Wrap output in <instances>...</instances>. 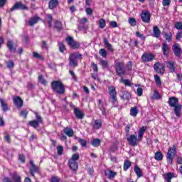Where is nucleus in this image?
Instances as JSON below:
<instances>
[{"label": "nucleus", "instance_id": "nucleus-1", "mask_svg": "<svg viewBox=\"0 0 182 182\" xmlns=\"http://www.w3.org/2000/svg\"><path fill=\"white\" fill-rule=\"evenodd\" d=\"M145 132L146 127H142L139 129L138 132V139L137 136L136 135H131L129 137H127V140L129 146H132L133 147L137 146V144H139V141H141V139H143V136L144 135Z\"/></svg>", "mask_w": 182, "mask_h": 182}, {"label": "nucleus", "instance_id": "nucleus-2", "mask_svg": "<svg viewBox=\"0 0 182 182\" xmlns=\"http://www.w3.org/2000/svg\"><path fill=\"white\" fill-rule=\"evenodd\" d=\"M168 105L171 108L173 107V112L176 117H181L182 105L178 104V98L176 97H169Z\"/></svg>", "mask_w": 182, "mask_h": 182}, {"label": "nucleus", "instance_id": "nucleus-3", "mask_svg": "<svg viewBox=\"0 0 182 182\" xmlns=\"http://www.w3.org/2000/svg\"><path fill=\"white\" fill-rule=\"evenodd\" d=\"M51 89L57 95H63L65 92V85L60 80H54L51 82Z\"/></svg>", "mask_w": 182, "mask_h": 182}, {"label": "nucleus", "instance_id": "nucleus-4", "mask_svg": "<svg viewBox=\"0 0 182 182\" xmlns=\"http://www.w3.org/2000/svg\"><path fill=\"white\" fill-rule=\"evenodd\" d=\"M176 154H177V146H176V144H173L172 147L168 149L166 154V160L168 164H173V160H174Z\"/></svg>", "mask_w": 182, "mask_h": 182}, {"label": "nucleus", "instance_id": "nucleus-5", "mask_svg": "<svg viewBox=\"0 0 182 182\" xmlns=\"http://www.w3.org/2000/svg\"><path fill=\"white\" fill-rule=\"evenodd\" d=\"M115 70L118 76H124V75H126V68H124V63H117L115 64Z\"/></svg>", "mask_w": 182, "mask_h": 182}, {"label": "nucleus", "instance_id": "nucleus-6", "mask_svg": "<svg viewBox=\"0 0 182 182\" xmlns=\"http://www.w3.org/2000/svg\"><path fill=\"white\" fill-rule=\"evenodd\" d=\"M108 92L110 96L109 100L111 99L112 103H116L117 102V92H116V87L114 86L108 87Z\"/></svg>", "mask_w": 182, "mask_h": 182}, {"label": "nucleus", "instance_id": "nucleus-7", "mask_svg": "<svg viewBox=\"0 0 182 182\" xmlns=\"http://www.w3.org/2000/svg\"><path fill=\"white\" fill-rule=\"evenodd\" d=\"M66 41L68 45L70 46L72 49H78V48H80V44H79L78 42L75 41L73 37L68 36L66 38Z\"/></svg>", "mask_w": 182, "mask_h": 182}, {"label": "nucleus", "instance_id": "nucleus-8", "mask_svg": "<svg viewBox=\"0 0 182 182\" xmlns=\"http://www.w3.org/2000/svg\"><path fill=\"white\" fill-rule=\"evenodd\" d=\"M16 9H21L22 11H28V6L23 5L21 1H18L14 4L13 7L10 9L11 12L16 11Z\"/></svg>", "mask_w": 182, "mask_h": 182}, {"label": "nucleus", "instance_id": "nucleus-9", "mask_svg": "<svg viewBox=\"0 0 182 182\" xmlns=\"http://www.w3.org/2000/svg\"><path fill=\"white\" fill-rule=\"evenodd\" d=\"M172 48L175 56H176V58H181L182 51L181 47H180V44L176 43L175 44H173Z\"/></svg>", "mask_w": 182, "mask_h": 182}, {"label": "nucleus", "instance_id": "nucleus-10", "mask_svg": "<svg viewBox=\"0 0 182 182\" xmlns=\"http://www.w3.org/2000/svg\"><path fill=\"white\" fill-rule=\"evenodd\" d=\"M76 59H77V56L76 54L73 53L70 55L69 56V62H70V66L71 68H77V62L76 61Z\"/></svg>", "mask_w": 182, "mask_h": 182}, {"label": "nucleus", "instance_id": "nucleus-11", "mask_svg": "<svg viewBox=\"0 0 182 182\" xmlns=\"http://www.w3.org/2000/svg\"><path fill=\"white\" fill-rule=\"evenodd\" d=\"M166 63L171 73H176V68H177V63L176 61H167Z\"/></svg>", "mask_w": 182, "mask_h": 182}, {"label": "nucleus", "instance_id": "nucleus-12", "mask_svg": "<svg viewBox=\"0 0 182 182\" xmlns=\"http://www.w3.org/2000/svg\"><path fill=\"white\" fill-rule=\"evenodd\" d=\"M31 168H30V174L35 177V173H39V167L36 166L33 163V161H30Z\"/></svg>", "mask_w": 182, "mask_h": 182}, {"label": "nucleus", "instance_id": "nucleus-13", "mask_svg": "<svg viewBox=\"0 0 182 182\" xmlns=\"http://www.w3.org/2000/svg\"><path fill=\"white\" fill-rule=\"evenodd\" d=\"M154 59V55L151 53H144L141 55V60L142 62H151Z\"/></svg>", "mask_w": 182, "mask_h": 182}, {"label": "nucleus", "instance_id": "nucleus-14", "mask_svg": "<svg viewBox=\"0 0 182 182\" xmlns=\"http://www.w3.org/2000/svg\"><path fill=\"white\" fill-rule=\"evenodd\" d=\"M154 69L156 73H164V66L160 63H156L154 65Z\"/></svg>", "mask_w": 182, "mask_h": 182}, {"label": "nucleus", "instance_id": "nucleus-15", "mask_svg": "<svg viewBox=\"0 0 182 182\" xmlns=\"http://www.w3.org/2000/svg\"><path fill=\"white\" fill-rule=\"evenodd\" d=\"M12 178L14 182H22L21 180V176L16 173L13 174ZM3 182H12V181L6 177L4 178Z\"/></svg>", "mask_w": 182, "mask_h": 182}, {"label": "nucleus", "instance_id": "nucleus-16", "mask_svg": "<svg viewBox=\"0 0 182 182\" xmlns=\"http://www.w3.org/2000/svg\"><path fill=\"white\" fill-rule=\"evenodd\" d=\"M141 18L142 21H144L145 23H149V22H150V12L146 11H142Z\"/></svg>", "mask_w": 182, "mask_h": 182}, {"label": "nucleus", "instance_id": "nucleus-17", "mask_svg": "<svg viewBox=\"0 0 182 182\" xmlns=\"http://www.w3.org/2000/svg\"><path fill=\"white\" fill-rule=\"evenodd\" d=\"M104 45L105 48L109 50V52H111V53H113L114 52V49L113 48V46L109 43V40H107V38H104Z\"/></svg>", "mask_w": 182, "mask_h": 182}, {"label": "nucleus", "instance_id": "nucleus-18", "mask_svg": "<svg viewBox=\"0 0 182 182\" xmlns=\"http://www.w3.org/2000/svg\"><path fill=\"white\" fill-rule=\"evenodd\" d=\"M162 52L165 56H168V53H170V47H168V44L166 43H162Z\"/></svg>", "mask_w": 182, "mask_h": 182}, {"label": "nucleus", "instance_id": "nucleus-19", "mask_svg": "<svg viewBox=\"0 0 182 182\" xmlns=\"http://www.w3.org/2000/svg\"><path fill=\"white\" fill-rule=\"evenodd\" d=\"M14 105H16L17 107H22L23 106V100H22V98L20 97H15L14 98Z\"/></svg>", "mask_w": 182, "mask_h": 182}, {"label": "nucleus", "instance_id": "nucleus-20", "mask_svg": "<svg viewBox=\"0 0 182 182\" xmlns=\"http://www.w3.org/2000/svg\"><path fill=\"white\" fill-rule=\"evenodd\" d=\"M40 19L41 18L38 16H33L28 21V25H29V26H33V25H36V23H38Z\"/></svg>", "mask_w": 182, "mask_h": 182}, {"label": "nucleus", "instance_id": "nucleus-21", "mask_svg": "<svg viewBox=\"0 0 182 182\" xmlns=\"http://www.w3.org/2000/svg\"><path fill=\"white\" fill-rule=\"evenodd\" d=\"M68 165L71 170H73L74 171H76L77 170V168L79 167V165L77 164V162L73 161V160H69Z\"/></svg>", "mask_w": 182, "mask_h": 182}, {"label": "nucleus", "instance_id": "nucleus-22", "mask_svg": "<svg viewBox=\"0 0 182 182\" xmlns=\"http://www.w3.org/2000/svg\"><path fill=\"white\" fill-rule=\"evenodd\" d=\"M74 114L77 119H82L85 117V114L80 111L78 108H75Z\"/></svg>", "mask_w": 182, "mask_h": 182}, {"label": "nucleus", "instance_id": "nucleus-23", "mask_svg": "<svg viewBox=\"0 0 182 182\" xmlns=\"http://www.w3.org/2000/svg\"><path fill=\"white\" fill-rule=\"evenodd\" d=\"M98 109H100L102 112V114L103 116H106V108H105V105H103V103L102 102V100H98Z\"/></svg>", "mask_w": 182, "mask_h": 182}, {"label": "nucleus", "instance_id": "nucleus-24", "mask_svg": "<svg viewBox=\"0 0 182 182\" xmlns=\"http://www.w3.org/2000/svg\"><path fill=\"white\" fill-rule=\"evenodd\" d=\"M105 176H107V177H108V178H109V180H113V178H114V177H116V176H117V173L109 170L107 172H105Z\"/></svg>", "mask_w": 182, "mask_h": 182}, {"label": "nucleus", "instance_id": "nucleus-25", "mask_svg": "<svg viewBox=\"0 0 182 182\" xmlns=\"http://www.w3.org/2000/svg\"><path fill=\"white\" fill-rule=\"evenodd\" d=\"M59 5V1L58 0H50L48 3L49 9H54Z\"/></svg>", "mask_w": 182, "mask_h": 182}, {"label": "nucleus", "instance_id": "nucleus-26", "mask_svg": "<svg viewBox=\"0 0 182 182\" xmlns=\"http://www.w3.org/2000/svg\"><path fill=\"white\" fill-rule=\"evenodd\" d=\"M153 33L154 38H160V36L161 35V31H160V28L157 27V26H154Z\"/></svg>", "mask_w": 182, "mask_h": 182}, {"label": "nucleus", "instance_id": "nucleus-27", "mask_svg": "<svg viewBox=\"0 0 182 182\" xmlns=\"http://www.w3.org/2000/svg\"><path fill=\"white\" fill-rule=\"evenodd\" d=\"M64 133L68 136V137H73V129L69 127H66L64 129Z\"/></svg>", "mask_w": 182, "mask_h": 182}, {"label": "nucleus", "instance_id": "nucleus-28", "mask_svg": "<svg viewBox=\"0 0 182 182\" xmlns=\"http://www.w3.org/2000/svg\"><path fill=\"white\" fill-rule=\"evenodd\" d=\"M0 103H1V107L3 112H8V110H9L8 104H6V102L4 101V100L0 99Z\"/></svg>", "mask_w": 182, "mask_h": 182}, {"label": "nucleus", "instance_id": "nucleus-29", "mask_svg": "<svg viewBox=\"0 0 182 182\" xmlns=\"http://www.w3.org/2000/svg\"><path fill=\"white\" fill-rule=\"evenodd\" d=\"M100 65L102 66V69H107L109 66V61L103 59L100 60Z\"/></svg>", "mask_w": 182, "mask_h": 182}, {"label": "nucleus", "instance_id": "nucleus-30", "mask_svg": "<svg viewBox=\"0 0 182 182\" xmlns=\"http://www.w3.org/2000/svg\"><path fill=\"white\" fill-rule=\"evenodd\" d=\"M137 114H139V109H137V107H131L130 116H132V117H136Z\"/></svg>", "mask_w": 182, "mask_h": 182}, {"label": "nucleus", "instance_id": "nucleus-31", "mask_svg": "<svg viewBox=\"0 0 182 182\" xmlns=\"http://www.w3.org/2000/svg\"><path fill=\"white\" fill-rule=\"evenodd\" d=\"M120 97L122 100H129L130 99V93L127 91H123L122 94L120 95Z\"/></svg>", "mask_w": 182, "mask_h": 182}, {"label": "nucleus", "instance_id": "nucleus-32", "mask_svg": "<svg viewBox=\"0 0 182 182\" xmlns=\"http://www.w3.org/2000/svg\"><path fill=\"white\" fill-rule=\"evenodd\" d=\"M7 47L11 52H16V48L14 47V42H12V41H9L7 42Z\"/></svg>", "mask_w": 182, "mask_h": 182}, {"label": "nucleus", "instance_id": "nucleus-33", "mask_svg": "<svg viewBox=\"0 0 182 182\" xmlns=\"http://www.w3.org/2000/svg\"><path fill=\"white\" fill-rule=\"evenodd\" d=\"M154 159L155 160H156V161H161V160H163V154L161 153V151L156 152Z\"/></svg>", "mask_w": 182, "mask_h": 182}, {"label": "nucleus", "instance_id": "nucleus-34", "mask_svg": "<svg viewBox=\"0 0 182 182\" xmlns=\"http://www.w3.org/2000/svg\"><path fill=\"white\" fill-rule=\"evenodd\" d=\"M132 166V162H130V161L129 160H126L124 162V171H127V170H129V168H130Z\"/></svg>", "mask_w": 182, "mask_h": 182}, {"label": "nucleus", "instance_id": "nucleus-35", "mask_svg": "<svg viewBox=\"0 0 182 182\" xmlns=\"http://www.w3.org/2000/svg\"><path fill=\"white\" fill-rule=\"evenodd\" d=\"M173 177H174V175H173V173H168L164 174V178L167 181H171V178H173Z\"/></svg>", "mask_w": 182, "mask_h": 182}, {"label": "nucleus", "instance_id": "nucleus-36", "mask_svg": "<svg viewBox=\"0 0 182 182\" xmlns=\"http://www.w3.org/2000/svg\"><path fill=\"white\" fill-rule=\"evenodd\" d=\"M28 124H29L31 127H34V129H38V127H39V123H38V121H36V120L30 121V122H28Z\"/></svg>", "mask_w": 182, "mask_h": 182}, {"label": "nucleus", "instance_id": "nucleus-37", "mask_svg": "<svg viewBox=\"0 0 182 182\" xmlns=\"http://www.w3.org/2000/svg\"><path fill=\"white\" fill-rule=\"evenodd\" d=\"M134 171L137 177H143V174L141 173V169H140L139 166H135Z\"/></svg>", "mask_w": 182, "mask_h": 182}, {"label": "nucleus", "instance_id": "nucleus-38", "mask_svg": "<svg viewBox=\"0 0 182 182\" xmlns=\"http://www.w3.org/2000/svg\"><path fill=\"white\" fill-rule=\"evenodd\" d=\"M164 38L167 42H171V38H173V33H164Z\"/></svg>", "mask_w": 182, "mask_h": 182}, {"label": "nucleus", "instance_id": "nucleus-39", "mask_svg": "<svg viewBox=\"0 0 182 182\" xmlns=\"http://www.w3.org/2000/svg\"><path fill=\"white\" fill-rule=\"evenodd\" d=\"M100 143L101 141L99 139H95L93 141H92L91 144L94 146V147H99V146H100Z\"/></svg>", "mask_w": 182, "mask_h": 182}, {"label": "nucleus", "instance_id": "nucleus-40", "mask_svg": "<svg viewBox=\"0 0 182 182\" xmlns=\"http://www.w3.org/2000/svg\"><path fill=\"white\" fill-rule=\"evenodd\" d=\"M105 27H106V21L103 18H100L99 20V28H100L101 29H103Z\"/></svg>", "mask_w": 182, "mask_h": 182}, {"label": "nucleus", "instance_id": "nucleus-41", "mask_svg": "<svg viewBox=\"0 0 182 182\" xmlns=\"http://www.w3.org/2000/svg\"><path fill=\"white\" fill-rule=\"evenodd\" d=\"M99 53L102 58H107V51H106V49L105 48H101L99 50Z\"/></svg>", "mask_w": 182, "mask_h": 182}, {"label": "nucleus", "instance_id": "nucleus-42", "mask_svg": "<svg viewBox=\"0 0 182 182\" xmlns=\"http://www.w3.org/2000/svg\"><path fill=\"white\" fill-rule=\"evenodd\" d=\"M93 127L94 129H100L102 127V122L99 119L95 120Z\"/></svg>", "mask_w": 182, "mask_h": 182}, {"label": "nucleus", "instance_id": "nucleus-43", "mask_svg": "<svg viewBox=\"0 0 182 182\" xmlns=\"http://www.w3.org/2000/svg\"><path fill=\"white\" fill-rule=\"evenodd\" d=\"M54 28L57 29V31H60L62 29V22L57 21L55 22Z\"/></svg>", "mask_w": 182, "mask_h": 182}, {"label": "nucleus", "instance_id": "nucleus-44", "mask_svg": "<svg viewBox=\"0 0 182 182\" xmlns=\"http://www.w3.org/2000/svg\"><path fill=\"white\" fill-rule=\"evenodd\" d=\"M6 65L8 69H12L15 66V63L12 60H9L6 62Z\"/></svg>", "mask_w": 182, "mask_h": 182}, {"label": "nucleus", "instance_id": "nucleus-45", "mask_svg": "<svg viewBox=\"0 0 182 182\" xmlns=\"http://www.w3.org/2000/svg\"><path fill=\"white\" fill-rule=\"evenodd\" d=\"M28 110L26 109H22L21 112H20V116H21V117H23L24 119H27L28 117Z\"/></svg>", "mask_w": 182, "mask_h": 182}, {"label": "nucleus", "instance_id": "nucleus-46", "mask_svg": "<svg viewBox=\"0 0 182 182\" xmlns=\"http://www.w3.org/2000/svg\"><path fill=\"white\" fill-rule=\"evenodd\" d=\"M119 82L121 83H124L126 86H132V82L129 80H124L123 78H121Z\"/></svg>", "mask_w": 182, "mask_h": 182}, {"label": "nucleus", "instance_id": "nucleus-47", "mask_svg": "<svg viewBox=\"0 0 182 182\" xmlns=\"http://www.w3.org/2000/svg\"><path fill=\"white\" fill-rule=\"evenodd\" d=\"M38 82H41V83L42 84V85H43L44 86H46V85H47V82H46V80H45V78H43V75H39L38 76Z\"/></svg>", "mask_w": 182, "mask_h": 182}, {"label": "nucleus", "instance_id": "nucleus-48", "mask_svg": "<svg viewBox=\"0 0 182 182\" xmlns=\"http://www.w3.org/2000/svg\"><path fill=\"white\" fill-rule=\"evenodd\" d=\"M58 48H59V50H60V52H61V53H63V52H65V50H66V48L65 47V44H63V43H59Z\"/></svg>", "mask_w": 182, "mask_h": 182}, {"label": "nucleus", "instance_id": "nucleus-49", "mask_svg": "<svg viewBox=\"0 0 182 182\" xmlns=\"http://www.w3.org/2000/svg\"><path fill=\"white\" fill-rule=\"evenodd\" d=\"M154 79L156 85L158 86H161V80H160V77L157 75H154Z\"/></svg>", "mask_w": 182, "mask_h": 182}, {"label": "nucleus", "instance_id": "nucleus-50", "mask_svg": "<svg viewBox=\"0 0 182 182\" xmlns=\"http://www.w3.org/2000/svg\"><path fill=\"white\" fill-rule=\"evenodd\" d=\"M129 23L131 25V26H136V18H129Z\"/></svg>", "mask_w": 182, "mask_h": 182}, {"label": "nucleus", "instance_id": "nucleus-51", "mask_svg": "<svg viewBox=\"0 0 182 182\" xmlns=\"http://www.w3.org/2000/svg\"><path fill=\"white\" fill-rule=\"evenodd\" d=\"M57 153H58V156H62V154H63V146H58L57 147Z\"/></svg>", "mask_w": 182, "mask_h": 182}, {"label": "nucleus", "instance_id": "nucleus-52", "mask_svg": "<svg viewBox=\"0 0 182 182\" xmlns=\"http://www.w3.org/2000/svg\"><path fill=\"white\" fill-rule=\"evenodd\" d=\"M78 142L82 147H86L87 142L83 139H79Z\"/></svg>", "mask_w": 182, "mask_h": 182}, {"label": "nucleus", "instance_id": "nucleus-53", "mask_svg": "<svg viewBox=\"0 0 182 182\" xmlns=\"http://www.w3.org/2000/svg\"><path fill=\"white\" fill-rule=\"evenodd\" d=\"M4 140L7 143H11V137L8 136V132H4Z\"/></svg>", "mask_w": 182, "mask_h": 182}, {"label": "nucleus", "instance_id": "nucleus-54", "mask_svg": "<svg viewBox=\"0 0 182 182\" xmlns=\"http://www.w3.org/2000/svg\"><path fill=\"white\" fill-rule=\"evenodd\" d=\"M170 4H171V0H163L162 1L163 6H170Z\"/></svg>", "mask_w": 182, "mask_h": 182}, {"label": "nucleus", "instance_id": "nucleus-55", "mask_svg": "<svg viewBox=\"0 0 182 182\" xmlns=\"http://www.w3.org/2000/svg\"><path fill=\"white\" fill-rule=\"evenodd\" d=\"M91 66L94 72H95L96 73L99 72V68H97V65H96L95 63H92Z\"/></svg>", "mask_w": 182, "mask_h": 182}, {"label": "nucleus", "instance_id": "nucleus-56", "mask_svg": "<svg viewBox=\"0 0 182 182\" xmlns=\"http://www.w3.org/2000/svg\"><path fill=\"white\" fill-rule=\"evenodd\" d=\"M70 160H73V161H77V160H79V154H74Z\"/></svg>", "mask_w": 182, "mask_h": 182}, {"label": "nucleus", "instance_id": "nucleus-57", "mask_svg": "<svg viewBox=\"0 0 182 182\" xmlns=\"http://www.w3.org/2000/svg\"><path fill=\"white\" fill-rule=\"evenodd\" d=\"M175 28L178 29V31H181L182 29V23L181 22H176L175 23Z\"/></svg>", "mask_w": 182, "mask_h": 182}, {"label": "nucleus", "instance_id": "nucleus-58", "mask_svg": "<svg viewBox=\"0 0 182 182\" xmlns=\"http://www.w3.org/2000/svg\"><path fill=\"white\" fill-rule=\"evenodd\" d=\"M181 38H182V31H178L176 33V41H181Z\"/></svg>", "mask_w": 182, "mask_h": 182}, {"label": "nucleus", "instance_id": "nucleus-59", "mask_svg": "<svg viewBox=\"0 0 182 182\" xmlns=\"http://www.w3.org/2000/svg\"><path fill=\"white\" fill-rule=\"evenodd\" d=\"M136 95H137V96H142L143 95V88L138 87L136 89Z\"/></svg>", "mask_w": 182, "mask_h": 182}, {"label": "nucleus", "instance_id": "nucleus-60", "mask_svg": "<svg viewBox=\"0 0 182 182\" xmlns=\"http://www.w3.org/2000/svg\"><path fill=\"white\" fill-rule=\"evenodd\" d=\"M50 182H60V178L58 176H53L50 179Z\"/></svg>", "mask_w": 182, "mask_h": 182}, {"label": "nucleus", "instance_id": "nucleus-61", "mask_svg": "<svg viewBox=\"0 0 182 182\" xmlns=\"http://www.w3.org/2000/svg\"><path fill=\"white\" fill-rule=\"evenodd\" d=\"M18 160L21 161V163H25V156L22 154H18Z\"/></svg>", "mask_w": 182, "mask_h": 182}, {"label": "nucleus", "instance_id": "nucleus-62", "mask_svg": "<svg viewBox=\"0 0 182 182\" xmlns=\"http://www.w3.org/2000/svg\"><path fill=\"white\" fill-rule=\"evenodd\" d=\"M35 114H36V117L37 119L38 123H42L43 122L42 117L39 114H38V112H35Z\"/></svg>", "mask_w": 182, "mask_h": 182}, {"label": "nucleus", "instance_id": "nucleus-63", "mask_svg": "<svg viewBox=\"0 0 182 182\" xmlns=\"http://www.w3.org/2000/svg\"><path fill=\"white\" fill-rule=\"evenodd\" d=\"M33 58H36V59H42V55L36 52L33 53Z\"/></svg>", "mask_w": 182, "mask_h": 182}, {"label": "nucleus", "instance_id": "nucleus-64", "mask_svg": "<svg viewBox=\"0 0 182 182\" xmlns=\"http://www.w3.org/2000/svg\"><path fill=\"white\" fill-rule=\"evenodd\" d=\"M153 97L154 99H160V94L159 93V92H157V90L154 91Z\"/></svg>", "mask_w": 182, "mask_h": 182}]
</instances>
